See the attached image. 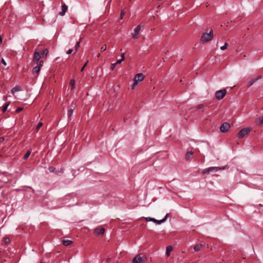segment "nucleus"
Returning <instances> with one entry per match:
<instances>
[{"label": "nucleus", "instance_id": "nucleus-1", "mask_svg": "<svg viewBox=\"0 0 263 263\" xmlns=\"http://www.w3.org/2000/svg\"><path fill=\"white\" fill-rule=\"evenodd\" d=\"M213 37V31L212 30L209 32H204L203 33L200 39V42L202 43H204L207 42L211 41Z\"/></svg>", "mask_w": 263, "mask_h": 263}, {"label": "nucleus", "instance_id": "nucleus-2", "mask_svg": "<svg viewBox=\"0 0 263 263\" xmlns=\"http://www.w3.org/2000/svg\"><path fill=\"white\" fill-rule=\"evenodd\" d=\"M251 132V129L249 127H246L241 129L237 134L239 138H242L248 135Z\"/></svg>", "mask_w": 263, "mask_h": 263}, {"label": "nucleus", "instance_id": "nucleus-3", "mask_svg": "<svg viewBox=\"0 0 263 263\" xmlns=\"http://www.w3.org/2000/svg\"><path fill=\"white\" fill-rule=\"evenodd\" d=\"M227 90L226 89H222L217 90L215 92V98L218 100H221L226 95Z\"/></svg>", "mask_w": 263, "mask_h": 263}, {"label": "nucleus", "instance_id": "nucleus-4", "mask_svg": "<svg viewBox=\"0 0 263 263\" xmlns=\"http://www.w3.org/2000/svg\"><path fill=\"white\" fill-rule=\"evenodd\" d=\"M168 214H167L165 217L161 220H157L154 218H151V217H146L145 220L146 221H153L156 222L158 224H160L163 222H164L167 219L168 217Z\"/></svg>", "mask_w": 263, "mask_h": 263}, {"label": "nucleus", "instance_id": "nucleus-5", "mask_svg": "<svg viewBox=\"0 0 263 263\" xmlns=\"http://www.w3.org/2000/svg\"><path fill=\"white\" fill-rule=\"evenodd\" d=\"M223 168L220 167H209L203 170V174H209L211 172H217L219 170H222Z\"/></svg>", "mask_w": 263, "mask_h": 263}, {"label": "nucleus", "instance_id": "nucleus-6", "mask_svg": "<svg viewBox=\"0 0 263 263\" xmlns=\"http://www.w3.org/2000/svg\"><path fill=\"white\" fill-rule=\"evenodd\" d=\"M146 258L144 256H140L139 255H137L133 260V263H141L146 261Z\"/></svg>", "mask_w": 263, "mask_h": 263}, {"label": "nucleus", "instance_id": "nucleus-7", "mask_svg": "<svg viewBox=\"0 0 263 263\" xmlns=\"http://www.w3.org/2000/svg\"><path fill=\"white\" fill-rule=\"evenodd\" d=\"M230 128V125L227 122L223 123L220 127V131L222 133L227 132Z\"/></svg>", "mask_w": 263, "mask_h": 263}, {"label": "nucleus", "instance_id": "nucleus-8", "mask_svg": "<svg viewBox=\"0 0 263 263\" xmlns=\"http://www.w3.org/2000/svg\"><path fill=\"white\" fill-rule=\"evenodd\" d=\"M144 78V76L142 73H139L134 77V81H135L136 84H138L139 82L142 81Z\"/></svg>", "mask_w": 263, "mask_h": 263}, {"label": "nucleus", "instance_id": "nucleus-9", "mask_svg": "<svg viewBox=\"0 0 263 263\" xmlns=\"http://www.w3.org/2000/svg\"><path fill=\"white\" fill-rule=\"evenodd\" d=\"M141 29V26L139 25L134 30V33H133L132 36L134 39H137L139 36V32Z\"/></svg>", "mask_w": 263, "mask_h": 263}, {"label": "nucleus", "instance_id": "nucleus-10", "mask_svg": "<svg viewBox=\"0 0 263 263\" xmlns=\"http://www.w3.org/2000/svg\"><path fill=\"white\" fill-rule=\"evenodd\" d=\"M261 78V76H258L256 78L251 79L248 83V86H251L255 82Z\"/></svg>", "mask_w": 263, "mask_h": 263}, {"label": "nucleus", "instance_id": "nucleus-11", "mask_svg": "<svg viewBox=\"0 0 263 263\" xmlns=\"http://www.w3.org/2000/svg\"><path fill=\"white\" fill-rule=\"evenodd\" d=\"M94 232L97 235H101L104 233L105 229L102 228L98 227L95 229Z\"/></svg>", "mask_w": 263, "mask_h": 263}, {"label": "nucleus", "instance_id": "nucleus-12", "mask_svg": "<svg viewBox=\"0 0 263 263\" xmlns=\"http://www.w3.org/2000/svg\"><path fill=\"white\" fill-rule=\"evenodd\" d=\"M41 58V55L38 51H35L34 53L33 60L35 61L37 63L39 61Z\"/></svg>", "mask_w": 263, "mask_h": 263}, {"label": "nucleus", "instance_id": "nucleus-13", "mask_svg": "<svg viewBox=\"0 0 263 263\" xmlns=\"http://www.w3.org/2000/svg\"><path fill=\"white\" fill-rule=\"evenodd\" d=\"M68 7L65 5L63 4L62 6V11L59 13L60 15H64L67 11Z\"/></svg>", "mask_w": 263, "mask_h": 263}, {"label": "nucleus", "instance_id": "nucleus-14", "mask_svg": "<svg viewBox=\"0 0 263 263\" xmlns=\"http://www.w3.org/2000/svg\"><path fill=\"white\" fill-rule=\"evenodd\" d=\"M40 71V67L39 65L35 66L32 69V73L38 74Z\"/></svg>", "mask_w": 263, "mask_h": 263}, {"label": "nucleus", "instance_id": "nucleus-15", "mask_svg": "<svg viewBox=\"0 0 263 263\" xmlns=\"http://www.w3.org/2000/svg\"><path fill=\"white\" fill-rule=\"evenodd\" d=\"M172 250H173V248L172 246H167L166 247V253H165L166 256H169L170 255V252L172 251Z\"/></svg>", "mask_w": 263, "mask_h": 263}, {"label": "nucleus", "instance_id": "nucleus-16", "mask_svg": "<svg viewBox=\"0 0 263 263\" xmlns=\"http://www.w3.org/2000/svg\"><path fill=\"white\" fill-rule=\"evenodd\" d=\"M203 247V245L201 243H198L195 245L194 247V249L195 251H198Z\"/></svg>", "mask_w": 263, "mask_h": 263}, {"label": "nucleus", "instance_id": "nucleus-17", "mask_svg": "<svg viewBox=\"0 0 263 263\" xmlns=\"http://www.w3.org/2000/svg\"><path fill=\"white\" fill-rule=\"evenodd\" d=\"M9 104H10V102H8L6 103L2 106V111L3 112H5L6 111V110L7 109V108H8V106L9 105Z\"/></svg>", "mask_w": 263, "mask_h": 263}, {"label": "nucleus", "instance_id": "nucleus-18", "mask_svg": "<svg viewBox=\"0 0 263 263\" xmlns=\"http://www.w3.org/2000/svg\"><path fill=\"white\" fill-rule=\"evenodd\" d=\"M62 242L63 245L66 246H69L72 243V241L70 240H63Z\"/></svg>", "mask_w": 263, "mask_h": 263}, {"label": "nucleus", "instance_id": "nucleus-19", "mask_svg": "<svg viewBox=\"0 0 263 263\" xmlns=\"http://www.w3.org/2000/svg\"><path fill=\"white\" fill-rule=\"evenodd\" d=\"M193 155V153L192 151L187 152L185 155V158L186 160L189 159Z\"/></svg>", "mask_w": 263, "mask_h": 263}, {"label": "nucleus", "instance_id": "nucleus-20", "mask_svg": "<svg viewBox=\"0 0 263 263\" xmlns=\"http://www.w3.org/2000/svg\"><path fill=\"white\" fill-rule=\"evenodd\" d=\"M263 123V117H260L258 118L257 121L256 122V124L257 125H261Z\"/></svg>", "mask_w": 263, "mask_h": 263}, {"label": "nucleus", "instance_id": "nucleus-21", "mask_svg": "<svg viewBox=\"0 0 263 263\" xmlns=\"http://www.w3.org/2000/svg\"><path fill=\"white\" fill-rule=\"evenodd\" d=\"M20 88L18 86H15L12 89L11 92L12 93H14L16 91H20Z\"/></svg>", "mask_w": 263, "mask_h": 263}, {"label": "nucleus", "instance_id": "nucleus-22", "mask_svg": "<svg viewBox=\"0 0 263 263\" xmlns=\"http://www.w3.org/2000/svg\"><path fill=\"white\" fill-rule=\"evenodd\" d=\"M70 85L71 86V89H73L75 86V81L73 79H71L70 81Z\"/></svg>", "mask_w": 263, "mask_h": 263}, {"label": "nucleus", "instance_id": "nucleus-23", "mask_svg": "<svg viewBox=\"0 0 263 263\" xmlns=\"http://www.w3.org/2000/svg\"><path fill=\"white\" fill-rule=\"evenodd\" d=\"M196 108L197 109H202V111L203 112L204 111V108L203 107V105L201 104H198V105H197L196 106Z\"/></svg>", "mask_w": 263, "mask_h": 263}, {"label": "nucleus", "instance_id": "nucleus-24", "mask_svg": "<svg viewBox=\"0 0 263 263\" xmlns=\"http://www.w3.org/2000/svg\"><path fill=\"white\" fill-rule=\"evenodd\" d=\"M30 153H31V152L30 151H28L27 152V153L24 156V157H23L24 159H25V160L27 159L30 156Z\"/></svg>", "mask_w": 263, "mask_h": 263}, {"label": "nucleus", "instance_id": "nucleus-25", "mask_svg": "<svg viewBox=\"0 0 263 263\" xmlns=\"http://www.w3.org/2000/svg\"><path fill=\"white\" fill-rule=\"evenodd\" d=\"M73 112V109L70 108L68 110V117L69 118L71 117Z\"/></svg>", "mask_w": 263, "mask_h": 263}, {"label": "nucleus", "instance_id": "nucleus-26", "mask_svg": "<svg viewBox=\"0 0 263 263\" xmlns=\"http://www.w3.org/2000/svg\"><path fill=\"white\" fill-rule=\"evenodd\" d=\"M47 54H48V50L47 49H44L42 53V55L43 57H46L47 56Z\"/></svg>", "mask_w": 263, "mask_h": 263}, {"label": "nucleus", "instance_id": "nucleus-27", "mask_svg": "<svg viewBox=\"0 0 263 263\" xmlns=\"http://www.w3.org/2000/svg\"><path fill=\"white\" fill-rule=\"evenodd\" d=\"M125 12L124 11V9H123L121 12V14H120V19H123L124 15H125Z\"/></svg>", "mask_w": 263, "mask_h": 263}, {"label": "nucleus", "instance_id": "nucleus-28", "mask_svg": "<svg viewBox=\"0 0 263 263\" xmlns=\"http://www.w3.org/2000/svg\"><path fill=\"white\" fill-rule=\"evenodd\" d=\"M79 47H80V42H77V43L75 45L76 52H77L78 50Z\"/></svg>", "mask_w": 263, "mask_h": 263}, {"label": "nucleus", "instance_id": "nucleus-29", "mask_svg": "<svg viewBox=\"0 0 263 263\" xmlns=\"http://www.w3.org/2000/svg\"><path fill=\"white\" fill-rule=\"evenodd\" d=\"M227 46H228V44L227 43H225L224 45L222 46L221 47H220V49L222 50H225L226 49H227Z\"/></svg>", "mask_w": 263, "mask_h": 263}, {"label": "nucleus", "instance_id": "nucleus-30", "mask_svg": "<svg viewBox=\"0 0 263 263\" xmlns=\"http://www.w3.org/2000/svg\"><path fill=\"white\" fill-rule=\"evenodd\" d=\"M42 125H43V123H42V122H40L37 124V126H36V130H39V129L41 128V127Z\"/></svg>", "mask_w": 263, "mask_h": 263}, {"label": "nucleus", "instance_id": "nucleus-31", "mask_svg": "<svg viewBox=\"0 0 263 263\" xmlns=\"http://www.w3.org/2000/svg\"><path fill=\"white\" fill-rule=\"evenodd\" d=\"M106 49V45H104L101 47L100 50L101 52H103V51H105Z\"/></svg>", "mask_w": 263, "mask_h": 263}, {"label": "nucleus", "instance_id": "nucleus-32", "mask_svg": "<svg viewBox=\"0 0 263 263\" xmlns=\"http://www.w3.org/2000/svg\"><path fill=\"white\" fill-rule=\"evenodd\" d=\"M88 63V61H87V62L84 64V65H83V67H82V68L81 69V72H82V71L84 70V69L85 67L86 66V65H87V63Z\"/></svg>", "mask_w": 263, "mask_h": 263}, {"label": "nucleus", "instance_id": "nucleus-33", "mask_svg": "<svg viewBox=\"0 0 263 263\" xmlns=\"http://www.w3.org/2000/svg\"><path fill=\"white\" fill-rule=\"evenodd\" d=\"M23 108H22V107H18V108H17L16 109V110H15V112H16V113H18V112H20L21 111H22V110H23Z\"/></svg>", "mask_w": 263, "mask_h": 263}, {"label": "nucleus", "instance_id": "nucleus-34", "mask_svg": "<svg viewBox=\"0 0 263 263\" xmlns=\"http://www.w3.org/2000/svg\"><path fill=\"white\" fill-rule=\"evenodd\" d=\"M116 65H116V64H115V63H112V64H111V66H110V69H111V70H113L115 69V67H116Z\"/></svg>", "mask_w": 263, "mask_h": 263}, {"label": "nucleus", "instance_id": "nucleus-35", "mask_svg": "<svg viewBox=\"0 0 263 263\" xmlns=\"http://www.w3.org/2000/svg\"><path fill=\"white\" fill-rule=\"evenodd\" d=\"M122 60L121 59H119L117 61V62L115 63V64L117 65V64H120L122 62Z\"/></svg>", "mask_w": 263, "mask_h": 263}, {"label": "nucleus", "instance_id": "nucleus-36", "mask_svg": "<svg viewBox=\"0 0 263 263\" xmlns=\"http://www.w3.org/2000/svg\"><path fill=\"white\" fill-rule=\"evenodd\" d=\"M8 97V96L7 95L4 96L3 97V100L5 101L7 100Z\"/></svg>", "mask_w": 263, "mask_h": 263}, {"label": "nucleus", "instance_id": "nucleus-37", "mask_svg": "<svg viewBox=\"0 0 263 263\" xmlns=\"http://www.w3.org/2000/svg\"><path fill=\"white\" fill-rule=\"evenodd\" d=\"M121 60H122V61H123L125 59V53H122L121 55Z\"/></svg>", "mask_w": 263, "mask_h": 263}, {"label": "nucleus", "instance_id": "nucleus-38", "mask_svg": "<svg viewBox=\"0 0 263 263\" xmlns=\"http://www.w3.org/2000/svg\"><path fill=\"white\" fill-rule=\"evenodd\" d=\"M72 49H69L68 50V51H67V54H70L72 52Z\"/></svg>", "mask_w": 263, "mask_h": 263}, {"label": "nucleus", "instance_id": "nucleus-39", "mask_svg": "<svg viewBox=\"0 0 263 263\" xmlns=\"http://www.w3.org/2000/svg\"><path fill=\"white\" fill-rule=\"evenodd\" d=\"M138 84L135 83V81H134L133 84L132 85V88L134 89L135 86H136Z\"/></svg>", "mask_w": 263, "mask_h": 263}, {"label": "nucleus", "instance_id": "nucleus-40", "mask_svg": "<svg viewBox=\"0 0 263 263\" xmlns=\"http://www.w3.org/2000/svg\"><path fill=\"white\" fill-rule=\"evenodd\" d=\"M43 61H41L40 62L39 64H37V65H39L40 67L43 65Z\"/></svg>", "mask_w": 263, "mask_h": 263}, {"label": "nucleus", "instance_id": "nucleus-41", "mask_svg": "<svg viewBox=\"0 0 263 263\" xmlns=\"http://www.w3.org/2000/svg\"><path fill=\"white\" fill-rule=\"evenodd\" d=\"M5 241L6 243H8L10 241V239L9 238H6Z\"/></svg>", "mask_w": 263, "mask_h": 263}, {"label": "nucleus", "instance_id": "nucleus-42", "mask_svg": "<svg viewBox=\"0 0 263 263\" xmlns=\"http://www.w3.org/2000/svg\"><path fill=\"white\" fill-rule=\"evenodd\" d=\"M2 63L5 65L6 66V63L5 62V61L4 60V59H2Z\"/></svg>", "mask_w": 263, "mask_h": 263}, {"label": "nucleus", "instance_id": "nucleus-43", "mask_svg": "<svg viewBox=\"0 0 263 263\" xmlns=\"http://www.w3.org/2000/svg\"><path fill=\"white\" fill-rule=\"evenodd\" d=\"M49 171L50 172H53V171H54V168L53 167H49Z\"/></svg>", "mask_w": 263, "mask_h": 263}, {"label": "nucleus", "instance_id": "nucleus-44", "mask_svg": "<svg viewBox=\"0 0 263 263\" xmlns=\"http://www.w3.org/2000/svg\"><path fill=\"white\" fill-rule=\"evenodd\" d=\"M2 44V36H0V46Z\"/></svg>", "mask_w": 263, "mask_h": 263}, {"label": "nucleus", "instance_id": "nucleus-45", "mask_svg": "<svg viewBox=\"0 0 263 263\" xmlns=\"http://www.w3.org/2000/svg\"><path fill=\"white\" fill-rule=\"evenodd\" d=\"M110 260V259L109 258H108L106 259V262H109Z\"/></svg>", "mask_w": 263, "mask_h": 263}, {"label": "nucleus", "instance_id": "nucleus-46", "mask_svg": "<svg viewBox=\"0 0 263 263\" xmlns=\"http://www.w3.org/2000/svg\"><path fill=\"white\" fill-rule=\"evenodd\" d=\"M100 53H98L97 55V57L99 58V57H100Z\"/></svg>", "mask_w": 263, "mask_h": 263}, {"label": "nucleus", "instance_id": "nucleus-47", "mask_svg": "<svg viewBox=\"0 0 263 263\" xmlns=\"http://www.w3.org/2000/svg\"><path fill=\"white\" fill-rule=\"evenodd\" d=\"M40 263H44V262H40Z\"/></svg>", "mask_w": 263, "mask_h": 263}]
</instances>
